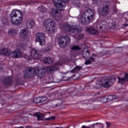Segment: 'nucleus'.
I'll return each instance as SVG.
<instances>
[{"instance_id": "1", "label": "nucleus", "mask_w": 128, "mask_h": 128, "mask_svg": "<svg viewBox=\"0 0 128 128\" xmlns=\"http://www.w3.org/2000/svg\"><path fill=\"white\" fill-rule=\"evenodd\" d=\"M40 66L41 67H36L34 68L32 67H29L26 69L24 72V76L26 78H30V74H36V76L39 78H42L44 76V72H46V70L42 66V64H39Z\"/></svg>"}, {"instance_id": "2", "label": "nucleus", "mask_w": 128, "mask_h": 128, "mask_svg": "<svg viewBox=\"0 0 128 128\" xmlns=\"http://www.w3.org/2000/svg\"><path fill=\"white\" fill-rule=\"evenodd\" d=\"M94 18V10L88 9L84 13H81L78 16V22L84 24H88Z\"/></svg>"}, {"instance_id": "3", "label": "nucleus", "mask_w": 128, "mask_h": 128, "mask_svg": "<svg viewBox=\"0 0 128 128\" xmlns=\"http://www.w3.org/2000/svg\"><path fill=\"white\" fill-rule=\"evenodd\" d=\"M61 29L66 32H70L73 36H78V40H80L84 36L83 34H80V32H82V28L80 26H70L66 24L64 25Z\"/></svg>"}, {"instance_id": "4", "label": "nucleus", "mask_w": 128, "mask_h": 128, "mask_svg": "<svg viewBox=\"0 0 128 128\" xmlns=\"http://www.w3.org/2000/svg\"><path fill=\"white\" fill-rule=\"evenodd\" d=\"M116 80V78L114 76L112 77H102L100 80V84H96V90H100L102 86L106 88H110V86L114 84V82Z\"/></svg>"}, {"instance_id": "5", "label": "nucleus", "mask_w": 128, "mask_h": 128, "mask_svg": "<svg viewBox=\"0 0 128 128\" xmlns=\"http://www.w3.org/2000/svg\"><path fill=\"white\" fill-rule=\"evenodd\" d=\"M43 26L46 28V30L48 34L55 32L56 27L54 20L52 18L46 19L43 22Z\"/></svg>"}, {"instance_id": "6", "label": "nucleus", "mask_w": 128, "mask_h": 128, "mask_svg": "<svg viewBox=\"0 0 128 128\" xmlns=\"http://www.w3.org/2000/svg\"><path fill=\"white\" fill-rule=\"evenodd\" d=\"M70 44V38L68 36H61L60 38L58 44L60 48H64L66 46Z\"/></svg>"}, {"instance_id": "7", "label": "nucleus", "mask_w": 128, "mask_h": 128, "mask_svg": "<svg viewBox=\"0 0 128 128\" xmlns=\"http://www.w3.org/2000/svg\"><path fill=\"white\" fill-rule=\"evenodd\" d=\"M29 60L34 58V60H40V52L36 49L30 48V55H27Z\"/></svg>"}, {"instance_id": "8", "label": "nucleus", "mask_w": 128, "mask_h": 128, "mask_svg": "<svg viewBox=\"0 0 128 128\" xmlns=\"http://www.w3.org/2000/svg\"><path fill=\"white\" fill-rule=\"evenodd\" d=\"M36 42L40 43V46L46 44V36L44 33L38 32L36 34Z\"/></svg>"}, {"instance_id": "9", "label": "nucleus", "mask_w": 128, "mask_h": 128, "mask_svg": "<svg viewBox=\"0 0 128 128\" xmlns=\"http://www.w3.org/2000/svg\"><path fill=\"white\" fill-rule=\"evenodd\" d=\"M53 2L57 10H64L66 2L60 0H53Z\"/></svg>"}, {"instance_id": "10", "label": "nucleus", "mask_w": 128, "mask_h": 128, "mask_svg": "<svg viewBox=\"0 0 128 128\" xmlns=\"http://www.w3.org/2000/svg\"><path fill=\"white\" fill-rule=\"evenodd\" d=\"M20 18L22 16V11L18 10H14L10 14V18Z\"/></svg>"}, {"instance_id": "11", "label": "nucleus", "mask_w": 128, "mask_h": 128, "mask_svg": "<svg viewBox=\"0 0 128 128\" xmlns=\"http://www.w3.org/2000/svg\"><path fill=\"white\" fill-rule=\"evenodd\" d=\"M106 22L105 20H100L98 23L94 24V28H103L104 30H106Z\"/></svg>"}, {"instance_id": "12", "label": "nucleus", "mask_w": 128, "mask_h": 128, "mask_svg": "<svg viewBox=\"0 0 128 128\" xmlns=\"http://www.w3.org/2000/svg\"><path fill=\"white\" fill-rule=\"evenodd\" d=\"M50 14L58 20L62 18V15L58 14V11L56 9H52L50 12Z\"/></svg>"}, {"instance_id": "13", "label": "nucleus", "mask_w": 128, "mask_h": 128, "mask_svg": "<svg viewBox=\"0 0 128 128\" xmlns=\"http://www.w3.org/2000/svg\"><path fill=\"white\" fill-rule=\"evenodd\" d=\"M18 18L19 19H15L14 18H10V20L11 24L14 26H20V24H21L22 22V16H20L18 17Z\"/></svg>"}, {"instance_id": "14", "label": "nucleus", "mask_w": 128, "mask_h": 128, "mask_svg": "<svg viewBox=\"0 0 128 128\" xmlns=\"http://www.w3.org/2000/svg\"><path fill=\"white\" fill-rule=\"evenodd\" d=\"M100 14L103 16H107L110 14V9H108V6H104L100 11Z\"/></svg>"}, {"instance_id": "15", "label": "nucleus", "mask_w": 128, "mask_h": 128, "mask_svg": "<svg viewBox=\"0 0 128 128\" xmlns=\"http://www.w3.org/2000/svg\"><path fill=\"white\" fill-rule=\"evenodd\" d=\"M0 54L2 56H10L12 51L7 48H2L0 49Z\"/></svg>"}, {"instance_id": "16", "label": "nucleus", "mask_w": 128, "mask_h": 128, "mask_svg": "<svg viewBox=\"0 0 128 128\" xmlns=\"http://www.w3.org/2000/svg\"><path fill=\"white\" fill-rule=\"evenodd\" d=\"M11 54L14 58H22V52L18 49H16L13 52L11 51Z\"/></svg>"}, {"instance_id": "17", "label": "nucleus", "mask_w": 128, "mask_h": 128, "mask_svg": "<svg viewBox=\"0 0 128 128\" xmlns=\"http://www.w3.org/2000/svg\"><path fill=\"white\" fill-rule=\"evenodd\" d=\"M34 26V22L32 19H28L26 22V28H32Z\"/></svg>"}, {"instance_id": "18", "label": "nucleus", "mask_w": 128, "mask_h": 128, "mask_svg": "<svg viewBox=\"0 0 128 128\" xmlns=\"http://www.w3.org/2000/svg\"><path fill=\"white\" fill-rule=\"evenodd\" d=\"M34 115L37 118L38 120H43L46 115L40 112H36Z\"/></svg>"}, {"instance_id": "19", "label": "nucleus", "mask_w": 128, "mask_h": 128, "mask_svg": "<svg viewBox=\"0 0 128 128\" xmlns=\"http://www.w3.org/2000/svg\"><path fill=\"white\" fill-rule=\"evenodd\" d=\"M28 30L24 28V29H22L20 32V36H21V38H24V36H28Z\"/></svg>"}, {"instance_id": "20", "label": "nucleus", "mask_w": 128, "mask_h": 128, "mask_svg": "<svg viewBox=\"0 0 128 128\" xmlns=\"http://www.w3.org/2000/svg\"><path fill=\"white\" fill-rule=\"evenodd\" d=\"M96 54H93L92 55V56L90 58L89 60H87L85 62L84 64H86V65L90 64L92 62H94L96 60V58H96Z\"/></svg>"}, {"instance_id": "21", "label": "nucleus", "mask_w": 128, "mask_h": 128, "mask_svg": "<svg viewBox=\"0 0 128 128\" xmlns=\"http://www.w3.org/2000/svg\"><path fill=\"white\" fill-rule=\"evenodd\" d=\"M86 32L90 34H98V30L92 28H86Z\"/></svg>"}, {"instance_id": "22", "label": "nucleus", "mask_w": 128, "mask_h": 128, "mask_svg": "<svg viewBox=\"0 0 128 128\" xmlns=\"http://www.w3.org/2000/svg\"><path fill=\"white\" fill-rule=\"evenodd\" d=\"M118 80L120 84H124V82H128V74L125 73V78L118 77Z\"/></svg>"}, {"instance_id": "23", "label": "nucleus", "mask_w": 128, "mask_h": 128, "mask_svg": "<svg viewBox=\"0 0 128 128\" xmlns=\"http://www.w3.org/2000/svg\"><path fill=\"white\" fill-rule=\"evenodd\" d=\"M82 56L85 58H88V56H90V52L88 48H84Z\"/></svg>"}, {"instance_id": "24", "label": "nucleus", "mask_w": 128, "mask_h": 128, "mask_svg": "<svg viewBox=\"0 0 128 128\" xmlns=\"http://www.w3.org/2000/svg\"><path fill=\"white\" fill-rule=\"evenodd\" d=\"M58 70V66H50L46 68L47 72H54V70Z\"/></svg>"}, {"instance_id": "25", "label": "nucleus", "mask_w": 128, "mask_h": 128, "mask_svg": "<svg viewBox=\"0 0 128 128\" xmlns=\"http://www.w3.org/2000/svg\"><path fill=\"white\" fill-rule=\"evenodd\" d=\"M18 31L15 29H10L8 31L9 36H14L16 34H18Z\"/></svg>"}, {"instance_id": "26", "label": "nucleus", "mask_w": 128, "mask_h": 128, "mask_svg": "<svg viewBox=\"0 0 128 128\" xmlns=\"http://www.w3.org/2000/svg\"><path fill=\"white\" fill-rule=\"evenodd\" d=\"M44 60L46 64H52L54 62V60L50 57H46L44 58Z\"/></svg>"}, {"instance_id": "27", "label": "nucleus", "mask_w": 128, "mask_h": 128, "mask_svg": "<svg viewBox=\"0 0 128 128\" xmlns=\"http://www.w3.org/2000/svg\"><path fill=\"white\" fill-rule=\"evenodd\" d=\"M118 98V96L116 95H110L108 96V102H112V100H116Z\"/></svg>"}, {"instance_id": "28", "label": "nucleus", "mask_w": 128, "mask_h": 128, "mask_svg": "<svg viewBox=\"0 0 128 128\" xmlns=\"http://www.w3.org/2000/svg\"><path fill=\"white\" fill-rule=\"evenodd\" d=\"M8 22V20L5 18H3V19L0 22V27L2 28Z\"/></svg>"}, {"instance_id": "29", "label": "nucleus", "mask_w": 128, "mask_h": 128, "mask_svg": "<svg viewBox=\"0 0 128 128\" xmlns=\"http://www.w3.org/2000/svg\"><path fill=\"white\" fill-rule=\"evenodd\" d=\"M33 102L34 104H40V97L34 98L33 100Z\"/></svg>"}, {"instance_id": "30", "label": "nucleus", "mask_w": 128, "mask_h": 128, "mask_svg": "<svg viewBox=\"0 0 128 128\" xmlns=\"http://www.w3.org/2000/svg\"><path fill=\"white\" fill-rule=\"evenodd\" d=\"M6 80H8V82H4V84L5 86H8V84H12V78L10 77H9Z\"/></svg>"}, {"instance_id": "31", "label": "nucleus", "mask_w": 128, "mask_h": 128, "mask_svg": "<svg viewBox=\"0 0 128 128\" xmlns=\"http://www.w3.org/2000/svg\"><path fill=\"white\" fill-rule=\"evenodd\" d=\"M57 104H56V106H60L62 104V100L58 99L56 101Z\"/></svg>"}, {"instance_id": "32", "label": "nucleus", "mask_w": 128, "mask_h": 128, "mask_svg": "<svg viewBox=\"0 0 128 128\" xmlns=\"http://www.w3.org/2000/svg\"><path fill=\"white\" fill-rule=\"evenodd\" d=\"M108 102V96H105L101 98V102Z\"/></svg>"}, {"instance_id": "33", "label": "nucleus", "mask_w": 128, "mask_h": 128, "mask_svg": "<svg viewBox=\"0 0 128 128\" xmlns=\"http://www.w3.org/2000/svg\"><path fill=\"white\" fill-rule=\"evenodd\" d=\"M71 50H80V48L78 46H74L71 48Z\"/></svg>"}, {"instance_id": "34", "label": "nucleus", "mask_w": 128, "mask_h": 128, "mask_svg": "<svg viewBox=\"0 0 128 128\" xmlns=\"http://www.w3.org/2000/svg\"><path fill=\"white\" fill-rule=\"evenodd\" d=\"M82 70V68L76 66L73 70H71V72H74L76 70Z\"/></svg>"}, {"instance_id": "35", "label": "nucleus", "mask_w": 128, "mask_h": 128, "mask_svg": "<svg viewBox=\"0 0 128 128\" xmlns=\"http://www.w3.org/2000/svg\"><path fill=\"white\" fill-rule=\"evenodd\" d=\"M46 10V9L44 8L42 6L39 7L38 8L39 12H44V10Z\"/></svg>"}, {"instance_id": "36", "label": "nucleus", "mask_w": 128, "mask_h": 128, "mask_svg": "<svg viewBox=\"0 0 128 128\" xmlns=\"http://www.w3.org/2000/svg\"><path fill=\"white\" fill-rule=\"evenodd\" d=\"M56 120V117L54 116H52L51 117H49L48 118H45L44 120L50 121V120Z\"/></svg>"}, {"instance_id": "37", "label": "nucleus", "mask_w": 128, "mask_h": 128, "mask_svg": "<svg viewBox=\"0 0 128 128\" xmlns=\"http://www.w3.org/2000/svg\"><path fill=\"white\" fill-rule=\"evenodd\" d=\"M48 100V98L46 96L40 97V102H46Z\"/></svg>"}, {"instance_id": "38", "label": "nucleus", "mask_w": 128, "mask_h": 128, "mask_svg": "<svg viewBox=\"0 0 128 128\" xmlns=\"http://www.w3.org/2000/svg\"><path fill=\"white\" fill-rule=\"evenodd\" d=\"M108 26L110 28H114V26H116V24L114 23H110L108 24Z\"/></svg>"}, {"instance_id": "39", "label": "nucleus", "mask_w": 128, "mask_h": 128, "mask_svg": "<svg viewBox=\"0 0 128 128\" xmlns=\"http://www.w3.org/2000/svg\"><path fill=\"white\" fill-rule=\"evenodd\" d=\"M94 4H100V0H94L93 2Z\"/></svg>"}, {"instance_id": "40", "label": "nucleus", "mask_w": 128, "mask_h": 128, "mask_svg": "<svg viewBox=\"0 0 128 128\" xmlns=\"http://www.w3.org/2000/svg\"><path fill=\"white\" fill-rule=\"evenodd\" d=\"M75 6H76V8H80V6H82V4H80V2H78L75 4Z\"/></svg>"}, {"instance_id": "41", "label": "nucleus", "mask_w": 128, "mask_h": 128, "mask_svg": "<svg viewBox=\"0 0 128 128\" xmlns=\"http://www.w3.org/2000/svg\"><path fill=\"white\" fill-rule=\"evenodd\" d=\"M98 124H99L98 126L100 128H104V126L102 125V124H100V123H98Z\"/></svg>"}, {"instance_id": "42", "label": "nucleus", "mask_w": 128, "mask_h": 128, "mask_svg": "<svg viewBox=\"0 0 128 128\" xmlns=\"http://www.w3.org/2000/svg\"><path fill=\"white\" fill-rule=\"evenodd\" d=\"M106 124H107V128H110V123L108 122H106Z\"/></svg>"}, {"instance_id": "43", "label": "nucleus", "mask_w": 128, "mask_h": 128, "mask_svg": "<svg viewBox=\"0 0 128 128\" xmlns=\"http://www.w3.org/2000/svg\"><path fill=\"white\" fill-rule=\"evenodd\" d=\"M96 124H98V123H95V124H92V128H94V127L96 126Z\"/></svg>"}, {"instance_id": "44", "label": "nucleus", "mask_w": 128, "mask_h": 128, "mask_svg": "<svg viewBox=\"0 0 128 128\" xmlns=\"http://www.w3.org/2000/svg\"><path fill=\"white\" fill-rule=\"evenodd\" d=\"M81 128H90V126H82Z\"/></svg>"}, {"instance_id": "45", "label": "nucleus", "mask_w": 128, "mask_h": 128, "mask_svg": "<svg viewBox=\"0 0 128 128\" xmlns=\"http://www.w3.org/2000/svg\"><path fill=\"white\" fill-rule=\"evenodd\" d=\"M48 50H50L49 48H46L43 50V52H48Z\"/></svg>"}, {"instance_id": "46", "label": "nucleus", "mask_w": 128, "mask_h": 128, "mask_svg": "<svg viewBox=\"0 0 128 128\" xmlns=\"http://www.w3.org/2000/svg\"><path fill=\"white\" fill-rule=\"evenodd\" d=\"M74 76H76V74H74V75L72 76V78H74ZM74 79L76 80V78H74Z\"/></svg>"}, {"instance_id": "47", "label": "nucleus", "mask_w": 128, "mask_h": 128, "mask_svg": "<svg viewBox=\"0 0 128 128\" xmlns=\"http://www.w3.org/2000/svg\"><path fill=\"white\" fill-rule=\"evenodd\" d=\"M56 64V66H58V65L60 66V63Z\"/></svg>"}, {"instance_id": "48", "label": "nucleus", "mask_w": 128, "mask_h": 128, "mask_svg": "<svg viewBox=\"0 0 128 128\" xmlns=\"http://www.w3.org/2000/svg\"><path fill=\"white\" fill-rule=\"evenodd\" d=\"M26 128H30V126H26Z\"/></svg>"}, {"instance_id": "49", "label": "nucleus", "mask_w": 128, "mask_h": 128, "mask_svg": "<svg viewBox=\"0 0 128 128\" xmlns=\"http://www.w3.org/2000/svg\"><path fill=\"white\" fill-rule=\"evenodd\" d=\"M24 128V127L21 126V127H19V128Z\"/></svg>"}, {"instance_id": "50", "label": "nucleus", "mask_w": 128, "mask_h": 128, "mask_svg": "<svg viewBox=\"0 0 128 128\" xmlns=\"http://www.w3.org/2000/svg\"><path fill=\"white\" fill-rule=\"evenodd\" d=\"M124 26H127V25H126V24H124Z\"/></svg>"}, {"instance_id": "51", "label": "nucleus", "mask_w": 128, "mask_h": 128, "mask_svg": "<svg viewBox=\"0 0 128 128\" xmlns=\"http://www.w3.org/2000/svg\"><path fill=\"white\" fill-rule=\"evenodd\" d=\"M68 128H70V127H68Z\"/></svg>"}]
</instances>
